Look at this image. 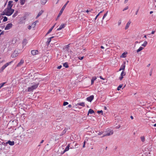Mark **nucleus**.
<instances>
[{"mask_svg":"<svg viewBox=\"0 0 156 156\" xmlns=\"http://www.w3.org/2000/svg\"><path fill=\"white\" fill-rule=\"evenodd\" d=\"M14 11V10L11 8H6L4 9V12L5 13V15L7 16L11 15Z\"/></svg>","mask_w":156,"mask_h":156,"instance_id":"1","label":"nucleus"},{"mask_svg":"<svg viewBox=\"0 0 156 156\" xmlns=\"http://www.w3.org/2000/svg\"><path fill=\"white\" fill-rule=\"evenodd\" d=\"M105 133L103 135L102 137L109 136L113 134V132L112 130H111L109 129H108L105 132Z\"/></svg>","mask_w":156,"mask_h":156,"instance_id":"2","label":"nucleus"},{"mask_svg":"<svg viewBox=\"0 0 156 156\" xmlns=\"http://www.w3.org/2000/svg\"><path fill=\"white\" fill-rule=\"evenodd\" d=\"M39 83L36 84L28 88V92H31L34 90L36 89L38 87Z\"/></svg>","mask_w":156,"mask_h":156,"instance_id":"3","label":"nucleus"},{"mask_svg":"<svg viewBox=\"0 0 156 156\" xmlns=\"http://www.w3.org/2000/svg\"><path fill=\"white\" fill-rule=\"evenodd\" d=\"M69 1H68L66 2V3L62 7L61 10H60L58 15V17H59L61 15V14H62L63 12V11H64V9H65V8H66V6L67 5V4L69 3Z\"/></svg>","mask_w":156,"mask_h":156,"instance_id":"4","label":"nucleus"},{"mask_svg":"<svg viewBox=\"0 0 156 156\" xmlns=\"http://www.w3.org/2000/svg\"><path fill=\"white\" fill-rule=\"evenodd\" d=\"M126 62H124L122 64V65L121 66L120 68L119 69V71H121L122 70V71H124V70L125 69V67H126Z\"/></svg>","mask_w":156,"mask_h":156,"instance_id":"5","label":"nucleus"},{"mask_svg":"<svg viewBox=\"0 0 156 156\" xmlns=\"http://www.w3.org/2000/svg\"><path fill=\"white\" fill-rule=\"evenodd\" d=\"M13 61H12L6 63L5 64L3 65L2 67V70H4L8 66H9V64H11L12 63Z\"/></svg>","mask_w":156,"mask_h":156,"instance_id":"6","label":"nucleus"},{"mask_svg":"<svg viewBox=\"0 0 156 156\" xmlns=\"http://www.w3.org/2000/svg\"><path fill=\"white\" fill-rule=\"evenodd\" d=\"M12 23H8L6 25L5 29V30H9L12 27Z\"/></svg>","mask_w":156,"mask_h":156,"instance_id":"7","label":"nucleus"},{"mask_svg":"<svg viewBox=\"0 0 156 156\" xmlns=\"http://www.w3.org/2000/svg\"><path fill=\"white\" fill-rule=\"evenodd\" d=\"M18 55L17 51H15L11 55V57L12 58H15Z\"/></svg>","mask_w":156,"mask_h":156,"instance_id":"8","label":"nucleus"},{"mask_svg":"<svg viewBox=\"0 0 156 156\" xmlns=\"http://www.w3.org/2000/svg\"><path fill=\"white\" fill-rule=\"evenodd\" d=\"M13 1H10L8 2V4L7 6V8H12V7L13 6Z\"/></svg>","mask_w":156,"mask_h":156,"instance_id":"9","label":"nucleus"},{"mask_svg":"<svg viewBox=\"0 0 156 156\" xmlns=\"http://www.w3.org/2000/svg\"><path fill=\"white\" fill-rule=\"evenodd\" d=\"M94 98V96L93 95H91L89 97L87 98V101L90 102H91Z\"/></svg>","mask_w":156,"mask_h":156,"instance_id":"10","label":"nucleus"},{"mask_svg":"<svg viewBox=\"0 0 156 156\" xmlns=\"http://www.w3.org/2000/svg\"><path fill=\"white\" fill-rule=\"evenodd\" d=\"M24 62V61L23 59H21L20 62L17 65V67H20L22 65Z\"/></svg>","mask_w":156,"mask_h":156,"instance_id":"11","label":"nucleus"},{"mask_svg":"<svg viewBox=\"0 0 156 156\" xmlns=\"http://www.w3.org/2000/svg\"><path fill=\"white\" fill-rule=\"evenodd\" d=\"M65 25L64 24H62L57 29V30H61L62 28L65 27Z\"/></svg>","mask_w":156,"mask_h":156,"instance_id":"12","label":"nucleus"},{"mask_svg":"<svg viewBox=\"0 0 156 156\" xmlns=\"http://www.w3.org/2000/svg\"><path fill=\"white\" fill-rule=\"evenodd\" d=\"M31 53L33 55H35L38 53V51L37 50H32Z\"/></svg>","mask_w":156,"mask_h":156,"instance_id":"13","label":"nucleus"},{"mask_svg":"<svg viewBox=\"0 0 156 156\" xmlns=\"http://www.w3.org/2000/svg\"><path fill=\"white\" fill-rule=\"evenodd\" d=\"M6 144H8L9 145L11 146H13L14 145L15 143L14 141H11L10 140H9L6 143Z\"/></svg>","mask_w":156,"mask_h":156,"instance_id":"14","label":"nucleus"},{"mask_svg":"<svg viewBox=\"0 0 156 156\" xmlns=\"http://www.w3.org/2000/svg\"><path fill=\"white\" fill-rule=\"evenodd\" d=\"M97 77L96 76L93 77L92 78V79L91 80V84L92 85L94 83V81L97 79Z\"/></svg>","mask_w":156,"mask_h":156,"instance_id":"15","label":"nucleus"},{"mask_svg":"<svg viewBox=\"0 0 156 156\" xmlns=\"http://www.w3.org/2000/svg\"><path fill=\"white\" fill-rule=\"evenodd\" d=\"M69 147H70V144H68V145L67 146V147L66 148L64 151L63 153L68 151L69 149Z\"/></svg>","mask_w":156,"mask_h":156,"instance_id":"16","label":"nucleus"},{"mask_svg":"<svg viewBox=\"0 0 156 156\" xmlns=\"http://www.w3.org/2000/svg\"><path fill=\"white\" fill-rule=\"evenodd\" d=\"M43 10L41 11L38 13L36 17V19L39 16H40L43 12Z\"/></svg>","mask_w":156,"mask_h":156,"instance_id":"17","label":"nucleus"},{"mask_svg":"<svg viewBox=\"0 0 156 156\" xmlns=\"http://www.w3.org/2000/svg\"><path fill=\"white\" fill-rule=\"evenodd\" d=\"M77 105L81 106L82 107H85V103L84 102H82L80 103H78L77 104Z\"/></svg>","mask_w":156,"mask_h":156,"instance_id":"18","label":"nucleus"},{"mask_svg":"<svg viewBox=\"0 0 156 156\" xmlns=\"http://www.w3.org/2000/svg\"><path fill=\"white\" fill-rule=\"evenodd\" d=\"M38 21H36L35 22H34L31 25V26L32 28H34L35 27L36 25V24L38 22Z\"/></svg>","mask_w":156,"mask_h":156,"instance_id":"19","label":"nucleus"},{"mask_svg":"<svg viewBox=\"0 0 156 156\" xmlns=\"http://www.w3.org/2000/svg\"><path fill=\"white\" fill-rule=\"evenodd\" d=\"M130 23L131 22H129L127 23L125 28V29L126 30L128 28L129 26L130 25Z\"/></svg>","mask_w":156,"mask_h":156,"instance_id":"20","label":"nucleus"},{"mask_svg":"<svg viewBox=\"0 0 156 156\" xmlns=\"http://www.w3.org/2000/svg\"><path fill=\"white\" fill-rule=\"evenodd\" d=\"M144 48L142 47H140L138 49L137 51H136V52L137 53H138L140 51H142V50H143V49Z\"/></svg>","mask_w":156,"mask_h":156,"instance_id":"21","label":"nucleus"},{"mask_svg":"<svg viewBox=\"0 0 156 156\" xmlns=\"http://www.w3.org/2000/svg\"><path fill=\"white\" fill-rule=\"evenodd\" d=\"M147 44V42L146 41H144V43L141 45L144 47H145Z\"/></svg>","mask_w":156,"mask_h":156,"instance_id":"22","label":"nucleus"},{"mask_svg":"<svg viewBox=\"0 0 156 156\" xmlns=\"http://www.w3.org/2000/svg\"><path fill=\"white\" fill-rule=\"evenodd\" d=\"M94 113V111L92 109H90L89 110L88 112V114H92Z\"/></svg>","mask_w":156,"mask_h":156,"instance_id":"23","label":"nucleus"},{"mask_svg":"<svg viewBox=\"0 0 156 156\" xmlns=\"http://www.w3.org/2000/svg\"><path fill=\"white\" fill-rule=\"evenodd\" d=\"M63 66L65 67L66 68H68L69 67V66L67 62H65L63 64Z\"/></svg>","mask_w":156,"mask_h":156,"instance_id":"24","label":"nucleus"},{"mask_svg":"<svg viewBox=\"0 0 156 156\" xmlns=\"http://www.w3.org/2000/svg\"><path fill=\"white\" fill-rule=\"evenodd\" d=\"M51 41V39L50 38H48L47 39V41L46 42L47 44L48 45L50 43V42Z\"/></svg>","mask_w":156,"mask_h":156,"instance_id":"25","label":"nucleus"},{"mask_svg":"<svg viewBox=\"0 0 156 156\" xmlns=\"http://www.w3.org/2000/svg\"><path fill=\"white\" fill-rule=\"evenodd\" d=\"M127 54V53H125V52H124L122 54L121 56H120L122 58H125L126 57V54Z\"/></svg>","mask_w":156,"mask_h":156,"instance_id":"26","label":"nucleus"},{"mask_svg":"<svg viewBox=\"0 0 156 156\" xmlns=\"http://www.w3.org/2000/svg\"><path fill=\"white\" fill-rule=\"evenodd\" d=\"M140 139L141 141L144 142L145 141V138L144 136H141L140 137Z\"/></svg>","mask_w":156,"mask_h":156,"instance_id":"27","label":"nucleus"},{"mask_svg":"<svg viewBox=\"0 0 156 156\" xmlns=\"http://www.w3.org/2000/svg\"><path fill=\"white\" fill-rule=\"evenodd\" d=\"M25 2V0H20V4L21 5L24 4Z\"/></svg>","mask_w":156,"mask_h":156,"instance_id":"28","label":"nucleus"},{"mask_svg":"<svg viewBox=\"0 0 156 156\" xmlns=\"http://www.w3.org/2000/svg\"><path fill=\"white\" fill-rule=\"evenodd\" d=\"M41 3L43 5H44L47 2V0H41Z\"/></svg>","mask_w":156,"mask_h":156,"instance_id":"29","label":"nucleus"},{"mask_svg":"<svg viewBox=\"0 0 156 156\" xmlns=\"http://www.w3.org/2000/svg\"><path fill=\"white\" fill-rule=\"evenodd\" d=\"M125 75L126 73L125 72H124V71H122L121 73V76H125Z\"/></svg>","mask_w":156,"mask_h":156,"instance_id":"30","label":"nucleus"},{"mask_svg":"<svg viewBox=\"0 0 156 156\" xmlns=\"http://www.w3.org/2000/svg\"><path fill=\"white\" fill-rule=\"evenodd\" d=\"M122 85L120 84V85L117 87V90H120V89L122 87Z\"/></svg>","mask_w":156,"mask_h":156,"instance_id":"31","label":"nucleus"},{"mask_svg":"<svg viewBox=\"0 0 156 156\" xmlns=\"http://www.w3.org/2000/svg\"><path fill=\"white\" fill-rule=\"evenodd\" d=\"M17 12L16 11L14 13L13 15H12V16L14 18V17H15L16 16H17Z\"/></svg>","mask_w":156,"mask_h":156,"instance_id":"32","label":"nucleus"},{"mask_svg":"<svg viewBox=\"0 0 156 156\" xmlns=\"http://www.w3.org/2000/svg\"><path fill=\"white\" fill-rule=\"evenodd\" d=\"M52 30V29L50 28L49 29V30L47 32V34H46V35L48 34H49L51 31Z\"/></svg>","mask_w":156,"mask_h":156,"instance_id":"33","label":"nucleus"},{"mask_svg":"<svg viewBox=\"0 0 156 156\" xmlns=\"http://www.w3.org/2000/svg\"><path fill=\"white\" fill-rule=\"evenodd\" d=\"M7 20H8L6 16H5L4 17V19L3 20V22H6L7 21Z\"/></svg>","mask_w":156,"mask_h":156,"instance_id":"34","label":"nucleus"},{"mask_svg":"<svg viewBox=\"0 0 156 156\" xmlns=\"http://www.w3.org/2000/svg\"><path fill=\"white\" fill-rule=\"evenodd\" d=\"M108 11H107L106 13H105L104 15V16H103V18H102V19L103 20L105 17L107 16V14H108Z\"/></svg>","mask_w":156,"mask_h":156,"instance_id":"35","label":"nucleus"},{"mask_svg":"<svg viewBox=\"0 0 156 156\" xmlns=\"http://www.w3.org/2000/svg\"><path fill=\"white\" fill-rule=\"evenodd\" d=\"M5 83H2L1 84H0V89L4 85Z\"/></svg>","mask_w":156,"mask_h":156,"instance_id":"36","label":"nucleus"},{"mask_svg":"<svg viewBox=\"0 0 156 156\" xmlns=\"http://www.w3.org/2000/svg\"><path fill=\"white\" fill-rule=\"evenodd\" d=\"M68 104V103L67 102L65 101L63 103V105L64 106H66V105H67Z\"/></svg>","mask_w":156,"mask_h":156,"instance_id":"37","label":"nucleus"},{"mask_svg":"<svg viewBox=\"0 0 156 156\" xmlns=\"http://www.w3.org/2000/svg\"><path fill=\"white\" fill-rule=\"evenodd\" d=\"M78 58L79 59L81 60L83 58L84 56H82V57H78Z\"/></svg>","mask_w":156,"mask_h":156,"instance_id":"38","label":"nucleus"},{"mask_svg":"<svg viewBox=\"0 0 156 156\" xmlns=\"http://www.w3.org/2000/svg\"><path fill=\"white\" fill-rule=\"evenodd\" d=\"M97 112L98 113H102L103 114V111L102 110H100V111H98V112Z\"/></svg>","mask_w":156,"mask_h":156,"instance_id":"39","label":"nucleus"},{"mask_svg":"<svg viewBox=\"0 0 156 156\" xmlns=\"http://www.w3.org/2000/svg\"><path fill=\"white\" fill-rule=\"evenodd\" d=\"M5 12H4V11H3V12H2L1 14V15H5Z\"/></svg>","mask_w":156,"mask_h":156,"instance_id":"40","label":"nucleus"},{"mask_svg":"<svg viewBox=\"0 0 156 156\" xmlns=\"http://www.w3.org/2000/svg\"><path fill=\"white\" fill-rule=\"evenodd\" d=\"M128 9V6H126L123 10V11H124L125 10H127V9Z\"/></svg>","mask_w":156,"mask_h":156,"instance_id":"41","label":"nucleus"},{"mask_svg":"<svg viewBox=\"0 0 156 156\" xmlns=\"http://www.w3.org/2000/svg\"><path fill=\"white\" fill-rule=\"evenodd\" d=\"M32 28L31 26H28V28L29 29V30H30Z\"/></svg>","mask_w":156,"mask_h":156,"instance_id":"42","label":"nucleus"},{"mask_svg":"<svg viewBox=\"0 0 156 156\" xmlns=\"http://www.w3.org/2000/svg\"><path fill=\"white\" fill-rule=\"evenodd\" d=\"M69 44H68L67 45H66L65 46V48H69Z\"/></svg>","mask_w":156,"mask_h":156,"instance_id":"43","label":"nucleus"},{"mask_svg":"<svg viewBox=\"0 0 156 156\" xmlns=\"http://www.w3.org/2000/svg\"><path fill=\"white\" fill-rule=\"evenodd\" d=\"M123 78V76H120V77H119V79L120 80H121Z\"/></svg>","mask_w":156,"mask_h":156,"instance_id":"44","label":"nucleus"},{"mask_svg":"<svg viewBox=\"0 0 156 156\" xmlns=\"http://www.w3.org/2000/svg\"><path fill=\"white\" fill-rule=\"evenodd\" d=\"M121 23V20H119V21H118V25L119 26L120 25Z\"/></svg>","mask_w":156,"mask_h":156,"instance_id":"45","label":"nucleus"},{"mask_svg":"<svg viewBox=\"0 0 156 156\" xmlns=\"http://www.w3.org/2000/svg\"><path fill=\"white\" fill-rule=\"evenodd\" d=\"M92 10H93V9H91V10H90V11H89V10H87L86 11V12H87V13H88V12H91V11H92Z\"/></svg>","mask_w":156,"mask_h":156,"instance_id":"46","label":"nucleus"},{"mask_svg":"<svg viewBox=\"0 0 156 156\" xmlns=\"http://www.w3.org/2000/svg\"><path fill=\"white\" fill-rule=\"evenodd\" d=\"M62 66L60 65V66H58L57 67V68L58 69H60L62 68Z\"/></svg>","mask_w":156,"mask_h":156,"instance_id":"47","label":"nucleus"},{"mask_svg":"<svg viewBox=\"0 0 156 156\" xmlns=\"http://www.w3.org/2000/svg\"><path fill=\"white\" fill-rule=\"evenodd\" d=\"M99 16V14H98L96 16L95 18V20H96V19H97V17Z\"/></svg>","mask_w":156,"mask_h":156,"instance_id":"48","label":"nucleus"},{"mask_svg":"<svg viewBox=\"0 0 156 156\" xmlns=\"http://www.w3.org/2000/svg\"><path fill=\"white\" fill-rule=\"evenodd\" d=\"M103 133V132H99V133H98V135H101V134H102Z\"/></svg>","mask_w":156,"mask_h":156,"instance_id":"49","label":"nucleus"},{"mask_svg":"<svg viewBox=\"0 0 156 156\" xmlns=\"http://www.w3.org/2000/svg\"><path fill=\"white\" fill-rule=\"evenodd\" d=\"M99 77L101 79H102V80H105V79L103 78L101 76H100Z\"/></svg>","mask_w":156,"mask_h":156,"instance_id":"50","label":"nucleus"},{"mask_svg":"<svg viewBox=\"0 0 156 156\" xmlns=\"http://www.w3.org/2000/svg\"><path fill=\"white\" fill-rule=\"evenodd\" d=\"M85 142L84 141V142H83V148L84 147H85Z\"/></svg>","mask_w":156,"mask_h":156,"instance_id":"51","label":"nucleus"},{"mask_svg":"<svg viewBox=\"0 0 156 156\" xmlns=\"http://www.w3.org/2000/svg\"><path fill=\"white\" fill-rule=\"evenodd\" d=\"M103 11H104V10H103V11H100V12L98 13V14H99V15H100V14L101 13H102V12H103Z\"/></svg>","mask_w":156,"mask_h":156,"instance_id":"52","label":"nucleus"},{"mask_svg":"<svg viewBox=\"0 0 156 156\" xmlns=\"http://www.w3.org/2000/svg\"><path fill=\"white\" fill-rule=\"evenodd\" d=\"M68 107L69 108H71L72 107V105H68Z\"/></svg>","mask_w":156,"mask_h":156,"instance_id":"53","label":"nucleus"},{"mask_svg":"<svg viewBox=\"0 0 156 156\" xmlns=\"http://www.w3.org/2000/svg\"><path fill=\"white\" fill-rule=\"evenodd\" d=\"M155 32V31H152L151 32V34H154V33Z\"/></svg>","mask_w":156,"mask_h":156,"instance_id":"54","label":"nucleus"},{"mask_svg":"<svg viewBox=\"0 0 156 156\" xmlns=\"http://www.w3.org/2000/svg\"><path fill=\"white\" fill-rule=\"evenodd\" d=\"M1 35H2L4 34V31H2L0 34Z\"/></svg>","mask_w":156,"mask_h":156,"instance_id":"55","label":"nucleus"},{"mask_svg":"<svg viewBox=\"0 0 156 156\" xmlns=\"http://www.w3.org/2000/svg\"><path fill=\"white\" fill-rule=\"evenodd\" d=\"M54 27H55V25H54L53 26H52L51 28L53 30V28H54Z\"/></svg>","mask_w":156,"mask_h":156,"instance_id":"56","label":"nucleus"},{"mask_svg":"<svg viewBox=\"0 0 156 156\" xmlns=\"http://www.w3.org/2000/svg\"><path fill=\"white\" fill-rule=\"evenodd\" d=\"M43 142H44V140H42L41 141V142H40V143H41V144H42V143H43Z\"/></svg>","mask_w":156,"mask_h":156,"instance_id":"57","label":"nucleus"},{"mask_svg":"<svg viewBox=\"0 0 156 156\" xmlns=\"http://www.w3.org/2000/svg\"><path fill=\"white\" fill-rule=\"evenodd\" d=\"M101 48L102 49H104V47L102 46H101Z\"/></svg>","mask_w":156,"mask_h":156,"instance_id":"58","label":"nucleus"},{"mask_svg":"<svg viewBox=\"0 0 156 156\" xmlns=\"http://www.w3.org/2000/svg\"><path fill=\"white\" fill-rule=\"evenodd\" d=\"M104 109L105 110H106L107 109V108L106 106L104 107Z\"/></svg>","mask_w":156,"mask_h":156,"instance_id":"59","label":"nucleus"},{"mask_svg":"<svg viewBox=\"0 0 156 156\" xmlns=\"http://www.w3.org/2000/svg\"><path fill=\"white\" fill-rule=\"evenodd\" d=\"M150 65H151L150 64H148L147 65V67H149L150 66Z\"/></svg>","mask_w":156,"mask_h":156,"instance_id":"60","label":"nucleus"},{"mask_svg":"<svg viewBox=\"0 0 156 156\" xmlns=\"http://www.w3.org/2000/svg\"><path fill=\"white\" fill-rule=\"evenodd\" d=\"M129 0H125V3H126Z\"/></svg>","mask_w":156,"mask_h":156,"instance_id":"61","label":"nucleus"},{"mask_svg":"<svg viewBox=\"0 0 156 156\" xmlns=\"http://www.w3.org/2000/svg\"><path fill=\"white\" fill-rule=\"evenodd\" d=\"M153 13V12L152 11H150V14H151L152 13Z\"/></svg>","mask_w":156,"mask_h":156,"instance_id":"62","label":"nucleus"},{"mask_svg":"<svg viewBox=\"0 0 156 156\" xmlns=\"http://www.w3.org/2000/svg\"><path fill=\"white\" fill-rule=\"evenodd\" d=\"M54 37V36H52V37H50V38L51 39L52 38H53Z\"/></svg>","mask_w":156,"mask_h":156,"instance_id":"63","label":"nucleus"},{"mask_svg":"<svg viewBox=\"0 0 156 156\" xmlns=\"http://www.w3.org/2000/svg\"><path fill=\"white\" fill-rule=\"evenodd\" d=\"M154 127H156V123L154 125Z\"/></svg>","mask_w":156,"mask_h":156,"instance_id":"64","label":"nucleus"}]
</instances>
